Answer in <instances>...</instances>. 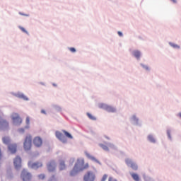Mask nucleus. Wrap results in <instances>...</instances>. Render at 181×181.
<instances>
[{
  "label": "nucleus",
  "instance_id": "nucleus-28",
  "mask_svg": "<svg viewBox=\"0 0 181 181\" xmlns=\"http://www.w3.org/2000/svg\"><path fill=\"white\" fill-rule=\"evenodd\" d=\"M25 122L27 125H29V124L30 123V118H29V117H26Z\"/></svg>",
  "mask_w": 181,
  "mask_h": 181
},
{
  "label": "nucleus",
  "instance_id": "nucleus-36",
  "mask_svg": "<svg viewBox=\"0 0 181 181\" xmlns=\"http://www.w3.org/2000/svg\"><path fill=\"white\" fill-rule=\"evenodd\" d=\"M41 112H42V114H46V111H45V110H42Z\"/></svg>",
  "mask_w": 181,
  "mask_h": 181
},
{
  "label": "nucleus",
  "instance_id": "nucleus-27",
  "mask_svg": "<svg viewBox=\"0 0 181 181\" xmlns=\"http://www.w3.org/2000/svg\"><path fill=\"white\" fill-rule=\"evenodd\" d=\"M107 177H108V175H107V174H105V175L103 176V177H102V179H101V181H105V180H107Z\"/></svg>",
  "mask_w": 181,
  "mask_h": 181
},
{
  "label": "nucleus",
  "instance_id": "nucleus-18",
  "mask_svg": "<svg viewBox=\"0 0 181 181\" xmlns=\"http://www.w3.org/2000/svg\"><path fill=\"white\" fill-rule=\"evenodd\" d=\"M133 56H134V57H136L137 59H139L141 57V52L138 50L134 51Z\"/></svg>",
  "mask_w": 181,
  "mask_h": 181
},
{
  "label": "nucleus",
  "instance_id": "nucleus-39",
  "mask_svg": "<svg viewBox=\"0 0 181 181\" xmlns=\"http://www.w3.org/2000/svg\"><path fill=\"white\" fill-rule=\"evenodd\" d=\"M168 136H169V138H170V134H169V133H168Z\"/></svg>",
  "mask_w": 181,
  "mask_h": 181
},
{
  "label": "nucleus",
  "instance_id": "nucleus-2",
  "mask_svg": "<svg viewBox=\"0 0 181 181\" xmlns=\"http://www.w3.org/2000/svg\"><path fill=\"white\" fill-rule=\"evenodd\" d=\"M23 148L25 151H30L32 148V136H26L23 144Z\"/></svg>",
  "mask_w": 181,
  "mask_h": 181
},
{
  "label": "nucleus",
  "instance_id": "nucleus-35",
  "mask_svg": "<svg viewBox=\"0 0 181 181\" xmlns=\"http://www.w3.org/2000/svg\"><path fill=\"white\" fill-rule=\"evenodd\" d=\"M171 2H173V4H177V0H170Z\"/></svg>",
  "mask_w": 181,
  "mask_h": 181
},
{
  "label": "nucleus",
  "instance_id": "nucleus-37",
  "mask_svg": "<svg viewBox=\"0 0 181 181\" xmlns=\"http://www.w3.org/2000/svg\"><path fill=\"white\" fill-rule=\"evenodd\" d=\"M178 115L181 118V113H179Z\"/></svg>",
  "mask_w": 181,
  "mask_h": 181
},
{
  "label": "nucleus",
  "instance_id": "nucleus-25",
  "mask_svg": "<svg viewBox=\"0 0 181 181\" xmlns=\"http://www.w3.org/2000/svg\"><path fill=\"white\" fill-rule=\"evenodd\" d=\"M148 138L150 142L155 143V138H153V136L149 135Z\"/></svg>",
  "mask_w": 181,
  "mask_h": 181
},
{
  "label": "nucleus",
  "instance_id": "nucleus-16",
  "mask_svg": "<svg viewBox=\"0 0 181 181\" xmlns=\"http://www.w3.org/2000/svg\"><path fill=\"white\" fill-rule=\"evenodd\" d=\"M2 141L5 145H9V144H11V139L8 136L3 137Z\"/></svg>",
  "mask_w": 181,
  "mask_h": 181
},
{
  "label": "nucleus",
  "instance_id": "nucleus-4",
  "mask_svg": "<svg viewBox=\"0 0 181 181\" xmlns=\"http://www.w3.org/2000/svg\"><path fill=\"white\" fill-rule=\"evenodd\" d=\"M126 162V165H127V166H130V168H132V169H133V170H138V165L134 163L132 161V160L129 159V158H127L125 160Z\"/></svg>",
  "mask_w": 181,
  "mask_h": 181
},
{
  "label": "nucleus",
  "instance_id": "nucleus-1",
  "mask_svg": "<svg viewBox=\"0 0 181 181\" xmlns=\"http://www.w3.org/2000/svg\"><path fill=\"white\" fill-rule=\"evenodd\" d=\"M88 168H90L88 163L84 164V159L78 158L73 170L70 173V176H76L78 172H83V170H86Z\"/></svg>",
  "mask_w": 181,
  "mask_h": 181
},
{
  "label": "nucleus",
  "instance_id": "nucleus-26",
  "mask_svg": "<svg viewBox=\"0 0 181 181\" xmlns=\"http://www.w3.org/2000/svg\"><path fill=\"white\" fill-rule=\"evenodd\" d=\"M19 29H21V30H22V32H23L24 33H26L27 35H29V33H28L26 31V30L25 29V28L23 27H19Z\"/></svg>",
  "mask_w": 181,
  "mask_h": 181
},
{
  "label": "nucleus",
  "instance_id": "nucleus-32",
  "mask_svg": "<svg viewBox=\"0 0 181 181\" xmlns=\"http://www.w3.org/2000/svg\"><path fill=\"white\" fill-rule=\"evenodd\" d=\"M19 132H21V134H23V132H25V129H18Z\"/></svg>",
  "mask_w": 181,
  "mask_h": 181
},
{
  "label": "nucleus",
  "instance_id": "nucleus-12",
  "mask_svg": "<svg viewBox=\"0 0 181 181\" xmlns=\"http://www.w3.org/2000/svg\"><path fill=\"white\" fill-rule=\"evenodd\" d=\"M55 135L59 141H62V142H66L67 140L66 139V137L64 136L63 134H62L60 132H56Z\"/></svg>",
  "mask_w": 181,
  "mask_h": 181
},
{
  "label": "nucleus",
  "instance_id": "nucleus-38",
  "mask_svg": "<svg viewBox=\"0 0 181 181\" xmlns=\"http://www.w3.org/2000/svg\"><path fill=\"white\" fill-rule=\"evenodd\" d=\"M53 179H54V176L52 177V178L51 179V180H53Z\"/></svg>",
  "mask_w": 181,
  "mask_h": 181
},
{
  "label": "nucleus",
  "instance_id": "nucleus-5",
  "mask_svg": "<svg viewBox=\"0 0 181 181\" xmlns=\"http://www.w3.org/2000/svg\"><path fill=\"white\" fill-rule=\"evenodd\" d=\"M13 164L16 169H21L22 166V159L21 157L17 156L13 160Z\"/></svg>",
  "mask_w": 181,
  "mask_h": 181
},
{
  "label": "nucleus",
  "instance_id": "nucleus-13",
  "mask_svg": "<svg viewBox=\"0 0 181 181\" xmlns=\"http://www.w3.org/2000/svg\"><path fill=\"white\" fill-rule=\"evenodd\" d=\"M100 148H102V149H103V151H106V152H108L110 151V148H115L114 144H110L108 146L105 144H100Z\"/></svg>",
  "mask_w": 181,
  "mask_h": 181
},
{
  "label": "nucleus",
  "instance_id": "nucleus-20",
  "mask_svg": "<svg viewBox=\"0 0 181 181\" xmlns=\"http://www.w3.org/2000/svg\"><path fill=\"white\" fill-rule=\"evenodd\" d=\"M131 176L134 179V180L139 181V175H138V174L132 173Z\"/></svg>",
  "mask_w": 181,
  "mask_h": 181
},
{
  "label": "nucleus",
  "instance_id": "nucleus-31",
  "mask_svg": "<svg viewBox=\"0 0 181 181\" xmlns=\"http://www.w3.org/2000/svg\"><path fill=\"white\" fill-rule=\"evenodd\" d=\"M108 181H117V180L114 179L112 177H110Z\"/></svg>",
  "mask_w": 181,
  "mask_h": 181
},
{
  "label": "nucleus",
  "instance_id": "nucleus-21",
  "mask_svg": "<svg viewBox=\"0 0 181 181\" xmlns=\"http://www.w3.org/2000/svg\"><path fill=\"white\" fill-rule=\"evenodd\" d=\"M87 115L90 119H92V121H95L96 118L90 113H87Z\"/></svg>",
  "mask_w": 181,
  "mask_h": 181
},
{
  "label": "nucleus",
  "instance_id": "nucleus-29",
  "mask_svg": "<svg viewBox=\"0 0 181 181\" xmlns=\"http://www.w3.org/2000/svg\"><path fill=\"white\" fill-rule=\"evenodd\" d=\"M70 52H71L72 53H76V48L74 47H71L69 48Z\"/></svg>",
  "mask_w": 181,
  "mask_h": 181
},
{
  "label": "nucleus",
  "instance_id": "nucleus-23",
  "mask_svg": "<svg viewBox=\"0 0 181 181\" xmlns=\"http://www.w3.org/2000/svg\"><path fill=\"white\" fill-rule=\"evenodd\" d=\"M19 98H23V100H25V101H28V97L25 96L23 94L18 95Z\"/></svg>",
  "mask_w": 181,
  "mask_h": 181
},
{
  "label": "nucleus",
  "instance_id": "nucleus-40",
  "mask_svg": "<svg viewBox=\"0 0 181 181\" xmlns=\"http://www.w3.org/2000/svg\"><path fill=\"white\" fill-rule=\"evenodd\" d=\"M107 139H110V138L109 137H106Z\"/></svg>",
  "mask_w": 181,
  "mask_h": 181
},
{
  "label": "nucleus",
  "instance_id": "nucleus-9",
  "mask_svg": "<svg viewBox=\"0 0 181 181\" xmlns=\"http://www.w3.org/2000/svg\"><path fill=\"white\" fill-rule=\"evenodd\" d=\"M33 144H34L35 146H36L37 148H39V147L42 146V144H43V141L42 140V138H40L39 136H36L33 139Z\"/></svg>",
  "mask_w": 181,
  "mask_h": 181
},
{
  "label": "nucleus",
  "instance_id": "nucleus-34",
  "mask_svg": "<svg viewBox=\"0 0 181 181\" xmlns=\"http://www.w3.org/2000/svg\"><path fill=\"white\" fill-rule=\"evenodd\" d=\"M117 33H118L119 36L122 37L123 35H122V32L119 31V32H117Z\"/></svg>",
  "mask_w": 181,
  "mask_h": 181
},
{
  "label": "nucleus",
  "instance_id": "nucleus-19",
  "mask_svg": "<svg viewBox=\"0 0 181 181\" xmlns=\"http://www.w3.org/2000/svg\"><path fill=\"white\" fill-rule=\"evenodd\" d=\"M62 132L64 134L66 138H69V139H73V136H71L70 133L67 132L66 130H63Z\"/></svg>",
  "mask_w": 181,
  "mask_h": 181
},
{
  "label": "nucleus",
  "instance_id": "nucleus-14",
  "mask_svg": "<svg viewBox=\"0 0 181 181\" xmlns=\"http://www.w3.org/2000/svg\"><path fill=\"white\" fill-rule=\"evenodd\" d=\"M0 127H1V128H8V127H9V124L6 120L0 117Z\"/></svg>",
  "mask_w": 181,
  "mask_h": 181
},
{
  "label": "nucleus",
  "instance_id": "nucleus-17",
  "mask_svg": "<svg viewBox=\"0 0 181 181\" xmlns=\"http://www.w3.org/2000/svg\"><path fill=\"white\" fill-rule=\"evenodd\" d=\"M66 169V164L64 160L59 161V170H64Z\"/></svg>",
  "mask_w": 181,
  "mask_h": 181
},
{
  "label": "nucleus",
  "instance_id": "nucleus-11",
  "mask_svg": "<svg viewBox=\"0 0 181 181\" xmlns=\"http://www.w3.org/2000/svg\"><path fill=\"white\" fill-rule=\"evenodd\" d=\"M8 149L11 153H16V149H18V146L16 144H10L8 146Z\"/></svg>",
  "mask_w": 181,
  "mask_h": 181
},
{
  "label": "nucleus",
  "instance_id": "nucleus-24",
  "mask_svg": "<svg viewBox=\"0 0 181 181\" xmlns=\"http://www.w3.org/2000/svg\"><path fill=\"white\" fill-rule=\"evenodd\" d=\"M86 156L89 159H91L92 160H97L95 158L93 157V156L90 155L88 153H86Z\"/></svg>",
  "mask_w": 181,
  "mask_h": 181
},
{
  "label": "nucleus",
  "instance_id": "nucleus-22",
  "mask_svg": "<svg viewBox=\"0 0 181 181\" xmlns=\"http://www.w3.org/2000/svg\"><path fill=\"white\" fill-rule=\"evenodd\" d=\"M170 46H172V47H173L174 49H180V47L176 44H173L172 42L170 43Z\"/></svg>",
  "mask_w": 181,
  "mask_h": 181
},
{
  "label": "nucleus",
  "instance_id": "nucleus-30",
  "mask_svg": "<svg viewBox=\"0 0 181 181\" xmlns=\"http://www.w3.org/2000/svg\"><path fill=\"white\" fill-rule=\"evenodd\" d=\"M38 177H39V179H44L45 178V175L41 174V175H38Z\"/></svg>",
  "mask_w": 181,
  "mask_h": 181
},
{
  "label": "nucleus",
  "instance_id": "nucleus-33",
  "mask_svg": "<svg viewBox=\"0 0 181 181\" xmlns=\"http://www.w3.org/2000/svg\"><path fill=\"white\" fill-rule=\"evenodd\" d=\"M2 159V151L0 148V160Z\"/></svg>",
  "mask_w": 181,
  "mask_h": 181
},
{
  "label": "nucleus",
  "instance_id": "nucleus-6",
  "mask_svg": "<svg viewBox=\"0 0 181 181\" xmlns=\"http://www.w3.org/2000/svg\"><path fill=\"white\" fill-rule=\"evenodd\" d=\"M21 177L23 181H28L30 180L32 176L30 175V173L26 171V170H23L21 173Z\"/></svg>",
  "mask_w": 181,
  "mask_h": 181
},
{
  "label": "nucleus",
  "instance_id": "nucleus-41",
  "mask_svg": "<svg viewBox=\"0 0 181 181\" xmlns=\"http://www.w3.org/2000/svg\"><path fill=\"white\" fill-rule=\"evenodd\" d=\"M146 70H148V67H146Z\"/></svg>",
  "mask_w": 181,
  "mask_h": 181
},
{
  "label": "nucleus",
  "instance_id": "nucleus-15",
  "mask_svg": "<svg viewBox=\"0 0 181 181\" xmlns=\"http://www.w3.org/2000/svg\"><path fill=\"white\" fill-rule=\"evenodd\" d=\"M42 164L40 162L34 163L32 165L33 169H38V168H42Z\"/></svg>",
  "mask_w": 181,
  "mask_h": 181
},
{
  "label": "nucleus",
  "instance_id": "nucleus-10",
  "mask_svg": "<svg viewBox=\"0 0 181 181\" xmlns=\"http://www.w3.org/2000/svg\"><path fill=\"white\" fill-rule=\"evenodd\" d=\"M47 168L49 172H54L56 170V163L53 160L47 163Z\"/></svg>",
  "mask_w": 181,
  "mask_h": 181
},
{
  "label": "nucleus",
  "instance_id": "nucleus-7",
  "mask_svg": "<svg viewBox=\"0 0 181 181\" xmlns=\"http://www.w3.org/2000/svg\"><path fill=\"white\" fill-rule=\"evenodd\" d=\"M12 119L17 125H21L22 124V118L19 117V115L17 113H13L12 115Z\"/></svg>",
  "mask_w": 181,
  "mask_h": 181
},
{
  "label": "nucleus",
  "instance_id": "nucleus-8",
  "mask_svg": "<svg viewBox=\"0 0 181 181\" xmlns=\"http://www.w3.org/2000/svg\"><path fill=\"white\" fill-rule=\"evenodd\" d=\"M99 107L100 108H105V110H106V111H107L108 112H115V109L112 107V106H109L101 103L99 105Z\"/></svg>",
  "mask_w": 181,
  "mask_h": 181
},
{
  "label": "nucleus",
  "instance_id": "nucleus-3",
  "mask_svg": "<svg viewBox=\"0 0 181 181\" xmlns=\"http://www.w3.org/2000/svg\"><path fill=\"white\" fill-rule=\"evenodd\" d=\"M84 181H95V173L93 171H88L83 176Z\"/></svg>",
  "mask_w": 181,
  "mask_h": 181
}]
</instances>
